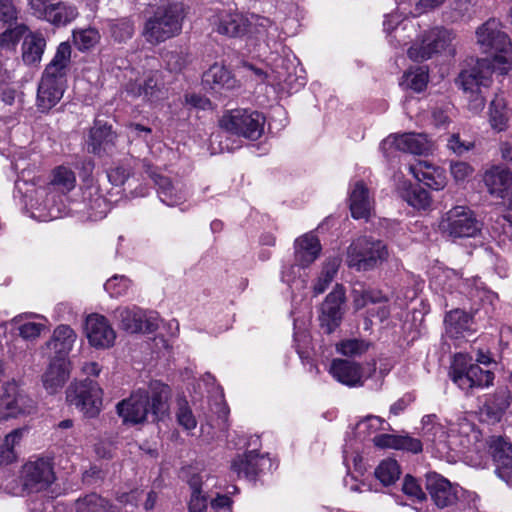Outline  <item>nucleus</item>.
<instances>
[{
	"label": "nucleus",
	"instance_id": "nucleus-7",
	"mask_svg": "<svg viewBox=\"0 0 512 512\" xmlns=\"http://www.w3.org/2000/svg\"><path fill=\"white\" fill-rule=\"evenodd\" d=\"M479 280L473 279H462L461 276L452 269H435L432 273L430 285L436 291L442 293L452 294L454 291L466 294L471 299H487L490 303L493 302L497 296L484 288L479 286Z\"/></svg>",
	"mask_w": 512,
	"mask_h": 512
},
{
	"label": "nucleus",
	"instance_id": "nucleus-6",
	"mask_svg": "<svg viewBox=\"0 0 512 512\" xmlns=\"http://www.w3.org/2000/svg\"><path fill=\"white\" fill-rule=\"evenodd\" d=\"M391 428L386 421L375 415H368L359 420L354 426L352 433L356 443H364L372 439L376 448H421L419 440L404 434L378 433L385 431L386 427Z\"/></svg>",
	"mask_w": 512,
	"mask_h": 512
},
{
	"label": "nucleus",
	"instance_id": "nucleus-55",
	"mask_svg": "<svg viewBox=\"0 0 512 512\" xmlns=\"http://www.w3.org/2000/svg\"><path fill=\"white\" fill-rule=\"evenodd\" d=\"M131 287V281L123 275H114L104 284V289L111 297L126 295Z\"/></svg>",
	"mask_w": 512,
	"mask_h": 512
},
{
	"label": "nucleus",
	"instance_id": "nucleus-40",
	"mask_svg": "<svg viewBox=\"0 0 512 512\" xmlns=\"http://www.w3.org/2000/svg\"><path fill=\"white\" fill-rule=\"evenodd\" d=\"M446 331L452 337L464 336L466 332H472L473 318L463 310L455 309L445 317Z\"/></svg>",
	"mask_w": 512,
	"mask_h": 512
},
{
	"label": "nucleus",
	"instance_id": "nucleus-46",
	"mask_svg": "<svg viewBox=\"0 0 512 512\" xmlns=\"http://www.w3.org/2000/svg\"><path fill=\"white\" fill-rule=\"evenodd\" d=\"M340 263L341 259L337 256L329 257L326 259V261L323 264L321 273L313 286V291L315 295L322 294L327 289V287L337 274Z\"/></svg>",
	"mask_w": 512,
	"mask_h": 512
},
{
	"label": "nucleus",
	"instance_id": "nucleus-62",
	"mask_svg": "<svg viewBox=\"0 0 512 512\" xmlns=\"http://www.w3.org/2000/svg\"><path fill=\"white\" fill-rule=\"evenodd\" d=\"M130 175L131 169L128 165H118L108 171L107 178L112 185L121 186Z\"/></svg>",
	"mask_w": 512,
	"mask_h": 512
},
{
	"label": "nucleus",
	"instance_id": "nucleus-54",
	"mask_svg": "<svg viewBox=\"0 0 512 512\" xmlns=\"http://www.w3.org/2000/svg\"><path fill=\"white\" fill-rule=\"evenodd\" d=\"M191 487V499L189 502L190 512H203L207 507V498L202 495L201 490V478L199 476H193L189 480Z\"/></svg>",
	"mask_w": 512,
	"mask_h": 512
},
{
	"label": "nucleus",
	"instance_id": "nucleus-37",
	"mask_svg": "<svg viewBox=\"0 0 512 512\" xmlns=\"http://www.w3.org/2000/svg\"><path fill=\"white\" fill-rule=\"evenodd\" d=\"M400 196L408 205L416 210H427L430 208L432 199L427 190L420 185L403 182L398 187Z\"/></svg>",
	"mask_w": 512,
	"mask_h": 512
},
{
	"label": "nucleus",
	"instance_id": "nucleus-22",
	"mask_svg": "<svg viewBox=\"0 0 512 512\" xmlns=\"http://www.w3.org/2000/svg\"><path fill=\"white\" fill-rule=\"evenodd\" d=\"M213 31L229 38H241L248 34V14L237 10L222 9L210 18Z\"/></svg>",
	"mask_w": 512,
	"mask_h": 512
},
{
	"label": "nucleus",
	"instance_id": "nucleus-51",
	"mask_svg": "<svg viewBox=\"0 0 512 512\" xmlns=\"http://www.w3.org/2000/svg\"><path fill=\"white\" fill-rule=\"evenodd\" d=\"M370 342L363 339H345L336 345L338 353L347 356L355 357L361 356L368 351Z\"/></svg>",
	"mask_w": 512,
	"mask_h": 512
},
{
	"label": "nucleus",
	"instance_id": "nucleus-47",
	"mask_svg": "<svg viewBox=\"0 0 512 512\" xmlns=\"http://www.w3.org/2000/svg\"><path fill=\"white\" fill-rule=\"evenodd\" d=\"M307 267L300 266L294 261L293 264L285 265L281 272V280L295 289H304L307 285Z\"/></svg>",
	"mask_w": 512,
	"mask_h": 512
},
{
	"label": "nucleus",
	"instance_id": "nucleus-13",
	"mask_svg": "<svg viewBox=\"0 0 512 512\" xmlns=\"http://www.w3.org/2000/svg\"><path fill=\"white\" fill-rule=\"evenodd\" d=\"M295 61L294 56L277 57L269 72L257 69L255 73L263 75L264 80L271 86L287 92H296L306 84V78L298 73Z\"/></svg>",
	"mask_w": 512,
	"mask_h": 512
},
{
	"label": "nucleus",
	"instance_id": "nucleus-63",
	"mask_svg": "<svg viewBox=\"0 0 512 512\" xmlns=\"http://www.w3.org/2000/svg\"><path fill=\"white\" fill-rule=\"evenodd\" d=\"M447 147L449 150L457 155H462L465 152L473 149L474 143L472 141L462 140L459 134H451L447 139Z\"/></svg>",
	"mask_w": 512,
	"mask_h": 512
},
{
	"label": "nucleus",
	"instance_id": "nucleus-27",
	"mask_svg": "<svg viewBox=\"0 0 512 512\" xmlns=\"http://www.w3.org/2000/svg\"><path fill=\"white\" fill-rule=\"evenodd\" d=\"M268 453L259 454L258 450H246L231 463V469L238 476L255 477L265 470H271L272 463Z\"/></svg>",
	"mask_w": 512,
	"mask_h": 512
},
{
	"label": "nucleus",
	"instance_id": "nucleus-4",
	"mask_svg": "<svg viewBox=\"0 0 512 512\" xmlns=\"http://www.w3.org/2000/svg\"><path fill=\"white\" fill-rule=\"evenodd\" d=\"M476 39L480 49L493 57L491 63L498 73L512 75V45L500 21L492 18L483 23L476 30Z\"/></svg>",
	"mask_w": 512,
	"mask_h": 512
},
{
	"label": "nucleus",
	"instance_id": "nucleus-8",
	"mask_svg": "<svg viewBox=\"0 0 512 512\" xmlns=\"http://www.w3.org/2000/svg\"><path fill=\"white\" fill-rule=\"evenodd\" d=\"M387 257V247L381 240L361 236L347 248L346 263L357 271H368L378 266Z\"/></svg>",
	"mask_w": 512,
	"mask_h": 512
},
{
	"label": "nucleus",
	"instance_id": "nucleus-26",
	"mask_svg": "<svg viewBox=\"0 0 512 512\" xmlns=\"http://www.w3.org/2000/svg\"><path fill=\"white\" fill-rule=\"evenodd\" d=\"M345 301L343 286L336 285L330 292L321 307L319 321L326 333L330 334L340 325L343 317L342 305Z\"/></svg>",
	"mask_w": 512,
	"mask_h": 512
},
{
	"label": "nucleus",
	"instance_id": "nucleus-43",
	"mask_svg": "<svg viewBox=\"0 0 512 512\" xmlns=\"http://www.w3.org/2000/svg\"><path fill=\"white\" fill-rule=\"evenodd\" d=\"M248 34L265 35L267 42H275L280 32L277 25L269 18L254 13L248 14Z\"/></svg>",
	"mask_w": 512,
	"mask_h": 512
},
{
	"label": "nucleus",
	"instance_id": "nucleus-9",
	"mask_svg": "<svg viewBox=\"0 0 512 512\" xmlns=\"http://www.w3.org/2000/svg\"><path fill=\"white\" fill-rule=\"evenodd\" d=\"M264 125L265 117L262 113L244 108L227 111L220 119V127L226 132L250 140L262 136Z\"/></svg>",
	"mask_w": 512,
	"mask_h": 512
},
{
	"label": "nucleus",
	"instance_id": "nucleus-11",
	"mask_svg": "<svg viewBox=\"0 0 512 512\" xmlns=\"http://www.w3.org/2000/svg\"><path fill=\"white\" fill-rule=\"evenodd\" d=\"M69 210L92 221L100 220L106 216L109 211V204L94 177L83 179L80 199L73 200Z\"/></svg>",
	"mask_w": 512,
	"mask_h": 512
},
{
	"label": "nucleus",
	"instance_id": "nucleus-49",
	"mask_svg": "<svg viewBox=\"0 0 512 512\" xmlns=\"http://www.w3.org/2000/svg\"><path fill=\"white\" fill-rule=\"evenodd\" d=\"M100 41V33L96 28L88 27L73 31V42L80 51L93 48Z\"/></svg>",
	"mask_w": 512,
	"mask_h": 512
},
{
	"label": "nucleus",
	"instance_id": "nucleus-36",
	"mask_svg": "<svg viewBox=\"0 0 512 512\" xmlns=\"http://www.w3.org/2000/svg\"><path fill=\"white\" fill-rule=\"evenodd\" d=\"M512 117V110L502 95L497 94L488 108V122L495 132H503L508 129Z\"/></svg>",
	"mask_w": 512,
	"mask_h": 512
},
{
	"label": "nucleus",
	"instance_id": "nucleus-14",
	"mask_svg": "<svg viewBox=\"0 0 512 512\" xmlns=\"http://www.w3.org/2000/svg\"><path fill=\"white\" fill-rule=\"evenodd\" d=\"M103 391L97 382L83 380L72 383L66 391V399L86 417L93 418L102 408Z\"/></svg>",
	"mask_w": 512,
	"mask_h": 512
},
{
	"label": "nucleus",
	"instance_id": "nucleus-64",
	"mask_svg": "<svg viewBox=\"0 0 512 512\" xmlns=\"http://www.w3.org/2000/svg\"><path fill=\"white\" fill-rule=\"evenodd\" d=\"M450 173L456 182H463L472 175L473 168L466 162H451Z\"/></svg>",
	"mask_w": 512,
	"mask_h": 512
},
{
	"label": "nucleus",
	"instance_id": "nucleus-48",
	"mask_svg": "<svg viewBox=\"0 0 512 512\" xmlns=\"http://www.w3.org/2000/svg\"><path fill=\"white\" fill-rule=\"evenodd\" d=\"M51 10L47 22L57 26L66 25L78 16L77 7L67 2L57 0Z\"/></svg>",
	"mask_w": 512,
	"mask_h": 512
},
{
	"label": "nucleus",
	"instance_id": "nucleus-1",
	"mask_svg": "<svg viewBox=\"0 0 512 512\" xmlns=\"http://www.w3.org/2000/svg\"><path fill=\"white\" fill-rule=\"evenodd\" d=\"M76 186L74 171L64 165L55 167L50 181L44 187L18 178L15 182L17 193L21 194L26 207L32 209V217L40 221H50L66 214V195Z\"/></svg>",
	"mask_w": 512,
	"mask_h": 512
},
{
	"label": "nucleus",
	"instance_id": "nucleus-38",
	"mask_svg": "<svg viewBox=\"0 0 512 512\" xmlns=\"http://www.w3.org/2000/svg\"><path fill=\"white\" fill-rule=\"evenodd\" d=\"M46 319L35 314L19 315L12 319V323L19 331L20 336L26 340L39 337L46 329Z\"/></svg>",
	"mask_w": 512,
	"mask_h": 512
},
{
	"label": "nucleus",
	"instance_id": "nucleus-45",
	"mask_svg": "<svg viewBox=\"0 0 512 512\" xmlns=\"http://www.w3.org/2000/svg\"><path fill=\"white\" fill-rule=\"evenodd\" d=\"M429 80V71L425 66L409 69L404 73L400 85L403 89L422 92L426 89Z\"/></svg>",
	"mask_w": 512,
	"mask_h": 512
},
{
	"label": "nucleus",
	"instance_id": "nucleus-25",
	"mask_svg": "<svg viewBox=\"0 0 512 512\" xmlns=\"http://www.w3.org/2000/svg\"><path fill=\"white\" fill-rule=\"evenodd\" d=\"M85 333L89 344L96 349H108L116 340V332L108 319L97 313L86 317Z\"/></svg>",
	"mask_w": 512,
	"mask_h": 512
},
{
	"label": "nucleus",
	"instance_id": "nucleus-59",
	"mask_svg": "<svg viewBox=\"0 0 512 512\" xmlns=\"http://www.w3.org/2000/svg\"><path fill=\"white\" fill-rule=\"evenodd\" d=\"M112 37L119 42L125 41L132 37L134 28L128 19L119 20L111 25Z\"/></svg>",
	"mask_w": 512,
	"mask_h": 512
},
{
	"label": "nucleus",
	"instance_id": "nucleus-41",
	"mask_svg": "<svg viewBox=\"0 0 512 512\" xmlns=\"http://www.w3.org/2000/svg\"><path fill=\"white\" fill-rule=\"evenodd\" d=\"M46 47L45 38L41 33H30L22 44V59L28 64L40 62Z\"/></svg>",
	"mask_w": 512,
	"mask_h": 512
},
{
	"label": "nucleus",
	"instance_id": "nucleus-19",
	"mask_svg": "<svg viewBox=\"0 0 512 512\" xmlns=\"http://www.w3.org/2000/svg\"><path fill=\"white\" fill-rule=\"evenodd\" d=\"M159 71H150L143 79L138 77L134 69L126 70L128 78L125 90L133 98L143 97L148 101H156L164 97L163 83L160 81Z\"/></svg>",
	"mask_w": 512,
	"mask_h": 512
},
{
	"label": "nucleus",
	"instance_id": "nucleus-24",
	"mask_svg": "<svg viewBox=\"0 0 512 512\" xmlns=\"http://www.w3.org/2000/svg\"><path fill=\"white\" fill-rule=\"evenodd\" d=\"M425 488L433 501L440 509L450 507L458 501L460 488L436 472L425 475Z\"/></svg>",
	"mask_w": 512,
	"mask_h": 512
},
{
	"label": "nucleus",
	"instance_id": "nucleus-29",
	"mask_svg": "<svg viewBox=\"0 0 512 512\" xmlns=\"http://www.w3.org/2000/svg\"><path fill=\"white\" fill-rule=\"evenodd\" d=\"M70 377V361L67 357L56 356L53 358L42 376L45 390L49 394L59 392Z\"/></svg>",
	"mask_w": 512,
	"mask_h": 512
},
{
	"label": "nucleus",
	"instance_id": "nucleus-18",
	"mask_svg": "<svg viewBox=\"0 0 512 512\" xmlns=\"http://www.w3.org/2000/svg\"><path fill=\"white\" fill-rule=\"evenodd\" d=\"M380 149L387 158L393 156V150L415 155H427L432 152L433 144L424 133H404L388 136L382 141Z\"/></svg>",
	"mask_w": 512,
	"mask_h": 512
},
{
	"label": "nucleus",
	"instance_id": "nucleus-31",
	"mask_svg": "<svg viewBox=\"0 0 512 512\" xmlns=\"http://www.w3.org/2000/svg\"><path fill=\"white\" fill-rule=\"evenodd\" d=\"M116 134L101 121H96L90 130L88 151L96 155L111 153L116 144Z\"/></svg>",
	"mask_w": 512,
	"mask_h": 512
},
{
	"label": "nucleus",
	"instance_id": "nucleus-28",
	"mask_svg": "<svg viewBox=\"0 0 512 512\" xmlns=\"http://www.w3.org/2000/svg\"><path fill=\"white\" fill-rule=\"evenodd\" d=\"M328 372L336 381L349 387L362 386L368 377L360 364L345 359L332 360Z\"/></svg>",
	"mask_w": 512,
	"mask_h": 512
},
{
	"label": "nucleus",
	"instance_id": "nucleus-53",
	"mask_svg": "<svg viewBox=\"0 0 512 512\" xmlns=\"http://www.w3.org/2000/svg\"><path fill=\"white\" fill-rule=\"evenodd\" d=\"M491 456L498 476L508 481L512 469V450H493Z\"/></svg>",
	"mask_w": 512,
	"mask_h": 512
},
{
	"label": "nucleus",
	"instance_id": "nucleus-61",
	"mask_svg": "<svg viewBox=\"0 0 512 512\" xmlns=\"http://www.w3.org/2000/svg\"><path fill=\"white\" fill-rule=\"evenodd\" d=\"M177 422L186 430H192L196 428L197 421L187 403L180 402L178 411L176 413Z\"/></svg>",
	"mask_w": 512,
	"mask_h": 512
},
{
	"label": "nucleus",
	"instance_id": "nucleus-5",
	"mask_svg": "<svg viewBox=\"0 0 512 512\" xmlns=\"http://www.w3.org/2000/svg\"><path fill=\"white\" fill-rule=\"evenodd\" d=\"M183 19L182 3L164 1L153 11V16L147 19L143 36L150 44L164 42L181 32Z\"/></svg>",
	"mask_w": 512,
	"mask_h": 512
},
{
	"label": "nucleus",
	"instance_id": "nucleus-34",
	"mask_svg": "<svg viewBox=\"0 0 512 512\" xmlns=\"http://www.w3.org/2000/svg\"><path fill=\"white\" fill-rule=\"evenodd\" d=\"M409 171L418 181L434 190H441L446 185L443 170L427 160H417L409 166Z\"/></svg>",
	"mask_w": 512,
	"mask_h": 512
},
{
	"label": "nucleus",
	"instance_id": "nucleus-10",
	"mask_svg": "<svg viewBox=\"0 0 512 512\" xmlns=\"http://www.w3.org/2000/svg\"><path fill=\"white\" fill-rule=\"evenodd\" d=\"M454 33L443 27H435L418 35L409 47L408 57L415 62H422L443 51H451Z\"/></svg>",
	"mask_w": 512,
	"mask_h": 512
},
{
	"label": "nucleus",
	"instance_id": "nucleus-32",
	"mask_svg": "<svg viewBox=\"0 0 512 512\" xmlns=\"http://www.w3.org/2000/svg\"><path fill=\"white\" fill-rule=\"evenodd\" d=\"M203 84L216 93L222 94L225 91L234 89L237 80L224 64L214 63L202 76Z\"/></svg>",
	"mask_w": 512,
	"mask_h": 512
},
{
	"label": "nucleus",
	"instance_id": "nucleus-60",
	"mask_svg": "<svg viewBox=\"0 0 512 512\" xmlns=\"http://www.w3.org/2000/svg\"><path fill=\"white\" fill-rule=\"evenodd\" d=\"M402 490L414 501L422 502L426 500V493L422 490L417 480L409 474L404 478Z\"/></svg>",
	"mask_w": 512,
	"mask_h": 512
},
{
	"label": "nucleus",
	"instance_id": "nucleus-20",
	"mask_svg": "<svg viewBox=\"0 0 512 512\" xmlns=\"http://www.w3.org/2000/svg\"><path fill=\"white\" fill-rule=\"evenodd\" d=\"M494 71L498 72L491 60L478 59L472 67L460 72L456 83L464 93L482 92L491 85Z\"/></svg>",
	"mask_w": 512,
	"mask_h": 512
},
{
	"label": "nucleus",
	"instance_id": "nucleus-57",
	"mask_svg": "<svg viewBox=\"0 0 512 512\" xmlns=\"http://www.w3.org/2000/svg\"><path fill=\"white\" fill-rule=\"evenodd\" d=\"M106 501L97 494L86 495L75 504L77 512H100L105 509Z\"/></svg>",
	"mask_w": 512,
	"mask_h": 512
},
{
	"label": "nucleus",
	"instance_id": "nucleus-23",
	"mask_svg": "<svg viewBox=\"0 0 512 512\" xmlns=\"http://www.w3.org/2000/svg\"><path fill=\"white\" fill-rule=\"evenodd\" d=\"M145 172L157 186L158 197L165 205L174 207L182 205L189 196V191L182 182H172L151 165H145Z\"/></svg>",
	"mask_w": 512,
	"mask_h": 512
},
{
	"label": "nucleus",
	"instance_id": "nucleus-35",
	"mask_svg": "<svg viewBox=\"0 0 512 512\" xmlns=\"http://www.w3.org/2000/svg\"><path fill=\"white\" fill-rule=\"evenodd\" d=\"M321 244L313 233H306L294 242V261L300 266L309 267L320 255Z\"/></svg>",
	"mask_w": 512,
	"mask_h": 512
},
{
	"label": "nucleus",
	"instance_id": "nucleus-3",
	"mask_svg": "<svg viewBox=\"0 0 512 512\" xmlns=\"http://www.w3.org/2000/svg\"><path fill=\"white\" fill-rule=\"evenodd\" d=\"M70 59L71 46L67 42L60 43L38 86L37 106L41 111L50 110L62 98Z\"/></svg>",
	"mask_w": 512,
	"mask_h": 512
},
{
	"label": "nucleus",
	"instance_id": "nucleus-12",
	"mask_svg": "<svg viewBox=\"0 0 512 512\" xmlns=\"http://www.w3.org/2000/svg\"><path fill=\"white\" fill-rule=\"evenodd\" d=\"M440 232L452 239L475 237L481 230L480 222L467 206H454L447 211L439 222Z\"/></svg>",
	"mask_w": 512,
	"mask_h": 512
},
{
	"label": "nucleus",
	"instance_id": "nucleus-44",
	"mask_svg": "<svg viewBox=\"0 0 512 512\" xmlns=\"http://www.w3.org/2000/svg\"><path fill=\"white\" fill-rule=\"evenodd\" d=\"M421 424L422 435L427 441L436 445H441L446 442V429L435 414L425 415L421 420Z\"/></svg>",
	"mask_w": 512,
	"mask_h": 512
},
{
	"label": "nucleus",
	"instance_id": "nucleus-30",
	"mask_svg": "<svg viewBox=\"0 0 512 512\" xmlns=\"http://www.w3.org/2000/svg\"><path fill=\"white\" fill-rule=\"evenodd\" d=\"M374 200L364 182L356 181L349 190V208L354 219L367 220L373 211Z\"/></svg>",
	"mask_w": 512,
	"mask_h": 512
},
{
	"label": "nucleus",
	"instance_id": "nucleus-56",
	"mask_svg": "<svg viewBox=\"0 0 512 512\" xmlns=\"http://www.w3.org/2000/svg\"><path fill=\"white\" fill-rule=\"evenodd\" d=\"M27 28L25 25H17L0 34V47L5 50H14Z\"/></svg>",
	"mask_w": 512,
	"mask_h": 512
},
{
	"label": "nucleus",
	"instance_id": "nucleus-21",
	"mask_svg": "<svg viewBox=\"0 0 512 512\" xmlns=\"http://www.w3.org/2000/svg\"><path fill=\"white\" fill-rule=\"evenodd\" d=\"M115 318L123 330L130 333H151L158 328V316L154 312H146L140 307H120L115 310Z\"/></svg>",
	"mask_w": 512,
	"mask_h": 512
},
{
	"label": "nucleus",
	"instance_id": "nucleus-42",
	"mask_svg": "<svg viewBox=\"0 0 512 512\" xmlns=\"http://www.w3.org/2000/svg\"><path fill=\"white\" fill-rule=\"evenodd\" d=\"M77 338L74 330L68 325L58 326L54 332L51 341L48 343L49 348L55 350L57 356L67 357Z\"/></svg>",
	"mask_w": 512,
	"mask_h": 512
},
{
	"label": "nucleus",
	"instance_id": "nucleus-33",
	"mask_svg": "<svg viewBox=\"0 0 512 512\" xmlns=\"http://www.w3.org/2000/svg\"><path fill=\"white\" fill-rule=\"evenodd\" d=\"M483 182L490 195L504 198L512 188V172L502 166H492L485 171Z\"/></svg>",
	"mask_w": 512,
	"mask_h": 512
},
{
	"label": "nucleus",
	"instance_id": "nucleus-17",
	"mask_svg": "<svg viewBox=\"0 0 512 512\" xmlns=\"http://www.w3.org/2000/svg\"><path fill=\"white\" fill-rule=\"evenodd\" d=\"M21 479L23 490L28 493L47 489L55 480L52 459L37 457L29 460L22 467Z\"/></svg>",
	"mask_w": 512,
	"mask_h": 512
},
{
	"label": "nucleus",
	"instance_id": "nucleus-15",
	"mask_svg": "<svg viewBox=\"0 0 512 512\" xmlns=\"http://www.w3.org/2000/svg\"><path fill=\"white\" fill-rule=\"evenodd\" d=\"M36 411V402L15 381L4 383L0 389V419L26 416Z\"/></svg>",
	"mask_w": 512,
	"mask_h": 512
},
{
	"label": "nucleus",
	"instance_id": "nucleus-39",
	"mask_svg": "<svg viewBox=\"0 0 512 512\" xmlns=\"http://www.w3.org/2000/svg\"><path fill=\"white\" fill-rule=\"evenodd\" d=\"M384 31L390 37V41L406 43L405 31H415V26L411 20L404 19L398 12L387 14L383 21Z\"/></svg>",
	"mask_w": 512,
	"mask_h": 512
},
{
	"label": "nucleus",
	"instance_id": "nucleus-58",
	"mask_svg": "<svg viewBox=\"0 0 512 512\" xmlns=\"http://www.w3.org/2000/svg\"><path fill=\"white\" fill-rule=\"evenodd\" d=\"M56 1L57 0H28V6L33 16L47 21Z\"/></svg>",
	"mask_w": 512,
	"mask_h": 512
},
{
	"label": "nucleus",
	"instance_id": "nucleus-2",
	"mask_svg": "<svg viewBox=\"0 0 512 512\" xmlns=\"http://www.w3.org/2000/svg\"><path fill=\"white\" fill-rule=\"evenodd\" d=\"M171 391L168 385L153 380L147 386L132 391L129 397L116 405L124 423L141 424L149 420H163L169 413Z\"/></svg>",
	"mask_w": 512,
	"mask_h": 512
},
{
	"label": "nucleus",
	"instance_id": "nucleus-52",
	"mask_svg": "<svg viewBox=\"0 0 512 512\" xmlns=\"http://www.w3.org/2000/svg\"><path fill=\"white\" fill-rule=\"evenodd\" d=\"M386 297L377 290H354L353 304L355 310H361L369 305H376L384 302Z\"/></svg>",
	"mask_w": 512,
	"mask_h": 512
},
{
	"label": "nucleus",
	"instance_id": "nucleus-50",
	"mask_svg": "<svg viewBox=\"0 0 512 512\" xmlns=\"http://www.w3.org/2000/svg\"><path fill=\"white\" fill-rule=\"evenodd\" d=\"M400 467L396 460H383L375 469V476L383 485H391L399 479Z\"/></svg>",
	"mask_w": 512,
	"mask_h": 512
},
{
	"label": "nucleus",
	"instance_id": "nucleus-16",
	"mask_svg": "<svg viewBox=\"0 0 512 512\" xmlns=\"http://www.w3.org/2000/svg\"><path fill=\"white\" fill-rule=\"evenodd\" d=\"M451 377L462 390L473 387H488L493 383L494 374L482 369L478 364H468L467 356L457 354L451 367Z\"/></svg>",
	"mask_w": 512,
	"mask_h": 512
}]
</instances>
